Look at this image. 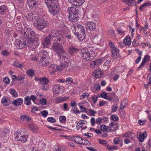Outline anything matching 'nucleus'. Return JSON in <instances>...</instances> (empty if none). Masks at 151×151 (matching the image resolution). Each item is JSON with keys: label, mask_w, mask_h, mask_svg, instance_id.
<instances>
[{"label": "nucleus", "mask_w": 151, "mask_h": 151, "mask_svg": "<svg viewBox=\"0 0 151 151\" xmlns=\"http://www.w3.org/2000/svg\"><path fill=\"white\" fill-rule=\"evenodd\" d=\"M98 97L96 95L93 96L92 98V99L94 103L95 104L98 100Z\"/></svg>", "instance_id": "55"}, {"label": "nucleus", "mask_w": 151, "mask_h": 151, "mask_svg": "<svg viewBox=\"0 0 151 151\" xmlns=\"http://www.w3.org/2000/svg\"><path fill=\"white\" fill-rule=\"evenodd\" d=\"M38 2V0H27V4L31 9L36 7Z\"/></svg>", "instance_id": "12"}, {"label": "nucleus", "mask_w": 151, "mask_h": 151, "mask_svg": "<svg viewBox=\"0 0 151 151\" xmlns=\"http://www.w3.org/2000/svg\"><path fill=\"white\" fill-rule=\"evenodd\" d=\"M67 11L69 14L68 18L70 21L75 22L78 19L80 12L78 7H69Z\"/></svg>", "instance_id": "4"}, {"label": "nucleus", "mask_w": 151, "mask_h": 151, "mask_svg": "<svg viewBox=\"0 0 151 151\" xmlns=\"http://www.w3.org/2000/svg\"><path fill=\"white\" fill-rule=\"evenodd\" d=\"M57 39V43L55 42L52 45V47L53 50L57 52L58 54L60 56V58H61V56L63 57H64V54H65V52L63 50V49L62 47L61 46L62 43L64 44V41L63 40V39L61 38H56Z\"/></svg>", "instance_id": "3"}, {"label": "nucleus", "mask_w": 151, "mask_h": 151, "mask_svg": "<svg viewBox=\"0 0 151 151\" xmlns=\"http://www.w3.org/2000/svg\"><path fill=\"white\" fill-rule=\"evenodd\" d=\"M68 82H69V83L71 84L73 82L72 79L71 78H68L66 80L65 82L66 83H67Z\"/></svg>", "instance_id": "63"}, {"label": "nucleus", "mask_w": 151, "mask_h": 151, "mask_svg": "<svg viewBox=\"0 0 151 151\" xmlns=\"http://www.w3.org/2000/svg\"><path fill=\"white\" fill-rule=\"evenodd\" d=\"M69 1L75 6V7L81 6L84 3V0H68Z\"/></svg>", "instance_id": "13"}, {"label": "nucleus", "mask_w": 151, "mask_h": 151, "mask_svg": "<svg viewBox=\"0 0 151 151\" xmlns=\"http://www.w3.org/2000/svg\"><path fill=\"white\" fill-rule=\"evenodd\" d=\"M126 28L124 27H119L117 29V31L119 34L122 35L125 32Z\"/></svg>", "instance_id": "26"}, {"label": "nucleus", "mask_w": 151, "mask_h": 151, "mask_svg": "<svg viewBox=\"0 0 151 151\" xmlns=\"http://www.w3.org/2000/svg\"><path fill=\"white\" fill-rule=\"evenodd\" d=\"M68 64L67 63H61L60 66H58V69L60 71H61L63 70L65 67H67Z\"/></svg>", "instance_id": "28"}, {"label": "nucleus", "mask_w": 151, "mask_h": 151, "mask_svg": "<svg viewBox=\"0 0 151 151\" xmlns=\"http://www.w3.org/2000/svg\"><path fill=\"white\" fill-rule=\"evenodd\" d=\"M66 120V118L65 116H60L59 117V120L60 123H62L63 122L65 121Z\"/></svg>", "instance_id": "49"}, {"label": "nucleus", "mask_w": 151, "mask_h": 151, "mask_svg": "<svg viewBox=\"0 0 151 151\" xmlns=\"http://www.w3.org/2000/svg\"><path fill=\"white\" fill-rule=\"evenodd\" d=\"M34 17L37 21L36 23H34L35 27L39 30L43 29L47 24L46 21L44 19V17L42 15H39L34 17L32 13H29L26 16L27 19L29 21H32Z\"/></svg>", "instance_id": "1"}, {"label": "nucleus", "mask_w": 151, "mask_h": 151, "mask_svg": "<svg viewBox=\"0 0 151 151\" xmlns=\"http://www.w3.org/2000/svg\"><path fill=\"white\" fill-rule=\"evenodd\" d=\"M112 57L114 59H116L117 58V53L119 52V50L117 49L116 47L111 49Z\"/></svg>", "instance_id": "21"}, {"label": "nucleus", "mask_w": 151, "mask_h": 151, "mask_svg": "<svg viewBox=\"0 0 151 151\" xmlns=\"http://www.w3.org/2000/svg\"><path fill=\"white\" fill-rule=\"evenodd\" d=\"M22 34L24 37L27 38H35L36 36L35 32L30 28L27 29V31L22 32Z\"/></svg>", "instance_id": "8"}, {"label": "nucleus", "mask_w": 151, "mask_h": 151, "mask_svg": "<svg viewBox=\"0 0 151 151\" xmlns=\"http://www.w3.org/2000/svg\"><path fill=\"white\" fill-rule=\"evenodd\" d=\"M100 96L103 98L107 99L108 96L107 95L106 93L105 92H103L101 94Z\"/></svg>", "instance_id": "48"}, {"label": "nucleus", "mask_w": 151, "mask_h": 151, "mask_svg": "<svg viewBox=\"0 0 151 151\" xmlns=\"http://www.w3.org/2000/svg\"><path fill=\"white\" fill-rule=\"evenodd\" d=\"M27 45L28 46H33V45H38V38H27Z\"/></svg>", "instance_id": "11"}, {"label": "nucleus", "mask_w": 151, "mask_h": 151, "mask_svg": "<svg viewBox=\"0 0 151 151\" xmlns=\"http://www.w3.org/2000/svg\"><path fill=\"white\" fill-rule=\"evenodd\" d=\"M39 80L40 81V83L42 85H46L47 84L49 81L48 78L45 77L39 78Z\"/></svg>", "instance_id": "22"}, {"label": "nucleus", "mask_w": 151, "mask_h": 151, "mask_svg": "<svg viewBox=\"0 0 151 151\" xmlns=\"http://www.w3.org/2000/svg\"><path fill=\"white\" fill-rule=\"evenodd\" d=\"M3 81L5 83L7 84H9L10 82L9 79L7 77H6L4 78Z\"/></svg>", "instance_id": "54"}, {"label": "nucleus", "mask_w": 151, "mask_h": 151, "mask_svg": "<svg viewBox=\"0 0 151 151\" xmlns=\"http://www.w3.org/2000/svg\"><path fill=\"white\" fill-rule=\"evenodd\" d=\"M86 28L87 29L88 31V29L90 31H93L96 29V24L95 23L91 22H89L88 23Z\"/></svg>", "instance_id": "17"}, {"label": "nucleus", "mask_w": 151, "mask_h": 151, "mask_svg": "<svg viewBox=\"0 0 151 151\" xmlns=\"http://www.w3.org/2000/svg\"><path fill=\"white\" fill-rule=\"evenodd\" d=\"M24 78V77L21 75L19 76L17 78V80H18L19 81H22L23 80Z\"/></svg>", "instance_id": "64"}, {"label": "nucleus", "mask_w": 151, "mask_h": 151, "mask_svg": "<svg viewBox=\"0 0 151 151\" xmlns=\"http://www.w3.org/2000/svg\"><path fill=\"white\" fill-rule=\"evenodd\" d=\"M20 118L21 120H26L28 122L31 120V119L29 116H27L25 115L21 116L20 117Z\"/></svg>", "instance_id": "39"}, {"label": "nucleus", "mask_w": 151, "mask_h": 151, "mask_svg": "<svg viewBox=\"0 0 151 151\" xmlns=\"http://www.w3.org/2000/svg\"><path fill=\"white\" fill-rule=\"evenodd\" d=\"M102 62V60L101 59H98L95 61H93L90 64V66L93 68H94L95 67L98 66L100 65Z\"/></svg>", "instance_id": "14"}, {"label": "nucleus", "mask_w": 151, "mask_h": 151, "mask_svg": "<svg viewBox=\"0 0 151 151\" xmlns=\"http://www.w3.org/2000/svg\"><path fill=\"white\" fill-rule=\"evenodd\" d=\"M16 47L19 49H22L26 45V40L23 38H19L16 41Z\"/></svg>", "instance_id": "9"}, {"label": "nucleus", "mask_w": 151, "mask_h": 151, "mask_svg": "<svg viewBox=\"0 0 151 151\" xmlns=\"http://www.w3.org/2000/svg\"><path fill=\"white\" fill-rule=\"evenodd\" d=\"M29 127L31 130L34 132L37 133L38 132V129L37 127L33 124L30 125Z\"/></svg>", "instance_id": "31"}, {"label": "nucleus", "mask_w": 151, "mask_h": 151, "mask_svg": "<svg viewBox=\"0 0 151 151\" xmlns=\"http://www.w3.org/2000/svg\"><path fill=\"white\" fill-rule=\"evenodd\" d=\"M112 120L114 121H117L119 120V117L116 115L113 114L111 116Z\"/></svg>", "instance_id": "46"}, {"label": "nucleus", "mask_w": 151, "mask_h": 151, "mask_svg": "<svg viewBox=\"0 0 151 151\" xmlns=\"http://www.w3.org/2000/svg\"><path fill=\"white\" fill-rule=\"evenodd\" d=\"M45 60H44V61L43 62H41L42 63V64L44 66H48L50 65V63L49 61V60L48 59H46Z\"/></svg>", "instance_id": "47"}, {"label": "nucleus", "mask_w": 151, "mask_h": 151, "mask_svg": "<svg viewBox=\"0 0 151 151\" xmlns=\"http://www.w3.org/2000/svg\"><path fill=\"white\" fill-rule=\"evenodd\" d=\"M93 75L95 78H99L102 77L103 75V73L102 71L100 70H96L92 73Z\"/></svg>", "instance_id": "15"}, {"label": "nucleus", "mask_w": 151, "mask_h": 151, "mask_svg": "<svg viewBox=\"0 0 151 151\" xmlns=\"http://www.w3.org/2000/svg\"><path fill=\"white\" fill-rule=\"evenodd\" d=\"M147 136V134L146 132L140 133L139 137V141L141 142H142L145 138Z\"/></svg>", "instance_id": "24"}, {"label": "nucleus", "mask_w": 151, "mask_h": 151, "mask_svg": "<svg viewBox=\"0 0 151 151\" xmlns=\"http://www.w3.org/2000/svg\"><path fill=\"white\" fill-rule=\"evenodd\" d=\"M72 139L77 144H81L82 138L78 136H72Z\"/></svg>", "instance_id": "23"}, {"label": "nucleus", "mask_w": 151, "mask_h": 151, "mask_svg": "<svg viewBox=\"0 0 151 151\" xmlns=\"http://www.w3.org/2000/svg\"><path fill=\"white\" fill-rule=\"evenodd\" d=\"M23 100L21 98H18L13 101V104L15 106L21 105L23 103Z\"/></svg>", "instance_id": "19"}, {"label": "nucleus", "mask_w": 151, "mask_h": 151, "mask_svg": "<svg viewBox=\"0 0 151 151\" xmlns=\"http://www.w3.org/2000/svg\"><path fill=\"white\" fill-rule=\"evenodd\" d=\"M6 9V7L4 5L0 6V14H4Z\"/></svg>", "instance_id": "42"}, {"label": "nucleus", "mask_w": 151, "mask_h": 151, "mask_svg": "<svg viewBox=\"0 0 151 151\" xmlns=\"http://www.w3.org/2000/svg\"><path fill=\"white\" fill-rule=\"evenodd\" d=\"M9 92L11 94H12L13 95V97H15L17 96V92L14 89H10V91H9Z\"/></svg>", "instance_id": "44"}, {"label": "nucleus", "mask_w": 151, "mask_h": 151, "mask_svg": "<svg viewBox=\"0 0 151 151\" xmlns=\"http://www.w3.org/2000/svg\"><path fill=\"white\" fill-rule=\"evenodd\" d=\"M135 134L133 133H132L128 132L126 133L123 136L127 139H131L132 140H133V138L134 137Z\"/></svg>", "instance_id": "20"}, {"label": "nucleus", "mask_w": 151, "mask_h": 151, "mask_svg": "<svg viewBox=\"0 0 151 151\" xmlns=\"http://www.w3.org/2000/svg\"><path fill=\"white\" fill-rule=\"evenodd\" d=\"M75 32L74 34L75 35H78L79 33H82V36H85V31L82 25L78 24H76L74 25Z\"/></svg>", "instance_id": "6"}, {"label": "nucleus", "mask_w": 151, "mask_h": 151, "mask_svg": "<svg viewBox=\"0 0 151 151\" xmlns=\"http://www.w3.org/2000/svg\"><path fill=\"white\" fill-rule=\"evenodd\" d=\"M89 94L87 93H83L80 97V99H84L87 98L88 97Z\"/></svg>", "instance_id": "43"}, {"label": "nucleus", "mask_w": 151, "mask_h": 151, "mask_svg": "<svg viewBox=\"0 0 151 151\" xmlns=\"http://www.w3.org/2000/svg\"><path fill=\"white\" fill-rule=\"evenodd\" d=\"M45 3L49 8V12L52 15H56L59 10L57 0H46Z\"/></svg>", "instance_id": "2"}, {"label": "nucleus", "mask_w": 151, "mask_h": 151, "mask_svg": "<svg viewBox=\"0 0 151 151\" xmlns=\"http://www.w3.org/2000/svg\"><path fill=\"white\" fill-rule=\"evenodd\" d=\"M99 143L100 144L105 146H107L108 145L107 142L105 140L99 139Z\"/></svg>", "instance_id": "40"}, {"label": "nucleus", "mask_w": 151, "mask_h": 151, "mask_svg": "<svg viewBox=\"0 0 151 151\" xmlns=\"http://www.w3.org/2000/svg\"><path fill=\"white\" fill-rule=\"evenodd\" d=\"M47 121L51 123H53L55 122L56 120L52 117H49L47 119Z\"/></svg>", "instance_id": "52"}, {"label": "nucleus", "mask_w": 151, "mask_h": 151, "mask_svg": "<svg viewBox=\"0 0 151 151\" xmlns=\"http://www.w3.org/2000/svg\"><path fill=\"white\" fill-rule=\"evenodd\" d=\"M53 92L55 94H60L64 91L63 87L58 85H55L53 88Z\"/></svg>", "instance_id": "10"}, {"label": "nucleus", "mask_w": 151, "mask_h": 151, "mask_svg": "<svg viewBox=\"0 0 151 151\" xmlns=\"http://www.w3.org/2000/svg\"><path fill=\"white\" fill-rule=\"evenodd\" d=\"M24 102V103L27 105H29L31 104V99L28 96L25 98Z\"/></svg>", "instance_id": "29"}, {"label": "nucleus", "mask_w": 151, "mask_h": 151, "mask_svg": "<svg viewBox=\"0 0 151 151\" xmlns=\"http://www.w3.org/2000/svg\"><path fill=\"white\" fill-rule=\"evenodd\" d=\"M111 97L112 99H114L115 100H116L118 101V98L117 96H116L115 95V94L114 93H113L112 94V95L111 96Z\"/></svg>", "instance_id": "62"}, {"label": "nucleus", "mask_w": 151, "mask_h": 151, "mask_svg": "<svg viewBox=\"0 0 151 151\" xmlns=\"http://www.w3.org/2000/svg\"><path fill=\"white\" fill-rule=\"evenodd\" d=\"M77 51V49L74 47H70L68 49V52L71 55H73L74 53L76 52Z\"/></svg>", "instance_id": "30"}, {"label": "nucleus", "mask_w": 151, "mask_h": 151, "mask_svg": "<svg viewBox=\"0 0 151 151\" xmlns=\"http://www.w3.org/2000/svg\"><path fill=\"white\" fill-rule=\"evenodd\" d=\"M88 113L89 115L91 116H94L96 113L97 112L94 110H93L91 109H88Z\"/></svg>", "instance_id": "34"}, {"label": "nucleus", "mask_w": 151, "mask_h": 151, "mask_svg": "<svg viewBox=\"0 0 151 151\" xmlns=\"http://www.w3.org/2000/svg\"><path fill=\"white\" fill-rule=\"evenodd\" d=\"M63 108L64 111H67L69 110L68 108V106L67 103H65L63 105Z\"/></svg>", "instance_id": "53"}, {"label": "nucleus", "mask_w": 151, "mask_h": 151, "mask_svg": "<svg viewBox=\"0 0 151 151\" xmlns=\"http://www.w3.org/2000/svg\"><path fill=\"white\" fill-rule=\"evenodd\" d=\"M150 56L148 55H146L145 56L144 58L143 59L140 65L138 67V69L139 70L142 69L143 67L145 65V63L147 61L150 60Z\"/></svg>", "instance_id": "16"}, {"label": "nucleus", "mask_w": 151, "mask_h": 151, "mask_svg": "<svg viewBox=\"0 0 151 151\" xmlns=\"http://www.w3.org/2000/svg\"><path fill=\"white\" fill-rule=\"evenodd\" d=\"M40 102L41 104L44 105L46 103V100L45 99L43 98L40 100Z\"/></svg>", "instance_id": "57"}, {"label": "nucleus", "mask_w": 151, "mask_h": 151, "mask_svg": "<svg viewBox=\"0 0 151 151\" xmlns=\"http://www.w3.org/2000/svg\"><path fill=\"white\" fill-rule=\"evenodd\" d=\"M27 73L28 76L30 77H32L35 75L34 71L32 69L28 70L27 71Z\"/></svg>", "instance_id": "33"}, {"label": "nucleus", "mask_w": 151, "mask_h": 151, "mask_svg": "<svg viewBox=\"0 0 151 151\" xmlns=\"http://www.w3.org/2000/svg\"><path fill=\"white\" fill-rule=\"evenodd\" d=\"M106 104H108V103L107 102L104 101H100L99 105L100 106H104Z\"/></svg>", "instance_id": "56"}, {"label": "nucleus", "mask_w": 151, "mask_h": 151, "mask_svg": "<svg viewBox=\"0 0 151 151\" xmlns=\"http://www.w3.org/2000/svg\"><path fill=\"white\" fill-rule=\"evenodd\" d=\"M12 65L16 67L19 68L20 69H22L23 68L22 65L21 64L18 63L17 61L14 62Z\"/></svg>", "instance_id": "38"}, {"label": "nucleus", "mask_w": 151, "mask_h": 151, "mask_svg": "<svg viewBox=\"0 0 151 151\" xmlns=\"http://www.w3.org/2000/svg\"><path fill=\"white\" fill-rule=\"evenodd\" d=\"M1 54L3 55L7 56L9 55V53L7 50H4L2 51Z\"/></svg>", "instance_id": "58"}, {"label": "nucleus", "mask_w": 151, "mask_h": 151, "mask_svg": "<svg viewBox=\"0 0 151 151\" xmlns=\"http://www.w3.org/2000/svg\"><path fill=\"white\" fill-rule=\"evenodd\" d=\"M90 144V143L88 140L82 138L80 145H89Z\"/></svg>", "instance_id": "35"}, {"label": "nucleus", "mask_w": 151, "mask_h": 151, "mask_svg": "<svg viewBox=\"0 0 151 151\" xmlns=\"http://www.w3.org/2000/svg\"><path fill=\"white\" fill-rule=\"evenodd\" d=\"M1 102L2 104L5 106H8L9 104L7 99L5 97H3Z\"/></svg>", "instance_id": "27"}, {"label": "nucleus", "mask_w": 151, "mask_h": 151, "mask_svg": "<svg viewBox=\"0 0 151 151\" xmlns=\"http://www.w3.org/2000/svg\"><path fill=\"white\" fill-rule=\"evenodd\" d=\"M22 134L21 133L18 132H15L14 137L15 139L17 141H18L20 139V137H21Z\"/></svg>", "instance_id": "32"}, {"label": "nucleus", "mask_w": 151, "mask_h": 151, "mask_svg": "<svg viewBox=\"0 0 151 151\" xmlns=\"http://www.w3.org/2000/svg\"><path fill=\"white\" fill-rule=\"evenodd\" d=\"M136 3L134 0H130L129 5H131L132 6H135L136 5Z\"/></svg>", "instance_id": "61"}, {"label": "nucleus", "mask_w": 151, "mask_h": 151, "mask_svg": "<svg viewBox=\"0 0 151 151\" xmlns=\"http://www.w3.org/2000/svg\"><path fill=\"white\" fill-rule=\"evenodd\" d=\"M102 118H99L97 119L96 120V124H100L102 122Z\"/></svg>", "instance_id": "59"}, {"label": "nucleus", "mask_w": 151, "mask_h": 151, "mask_svg": "<svg viewBox=\"0 0 151 151\" xmlns=\"http://www.w3.org/2000/svg\"><path fill=\"white\" fill-rule=\"evenodd\" d=\"M101 130L103 131H106L107 129V126L104 124L101 125L100 127Z\"/></svg>", "instance_id": "50"}, {"label": "nucleus", "mask_w": 151, "mask_h": 151, "mask_svg": "<svg viewBox=\"0 0 151 151\" xmlns=\"http://www.w3.org/2000/svg\"><path fill=\"white\" fill-rule=\"evenodd\" d=\"M41 114L45 117H46L48 114V112L46 110H44L41 111Z\"/></svg>", "instance_id": "51"}, {"label": "nucleus", "mask_w": 151, "mask_h": 151, "mask_svg": "<svg viewBox=\"0 0 151 151\" xmlns=\"http://www.w3.org/2000/svg\"><path fill=\"white\" fill-rule=\"evenodd\" d=\"M49 67L51 69H52V70L55 71L56 70H58V66H57L55 64H52L50 65Z\"/></svg>", "instance_id": "45"}, {"label": "nucleus", "mask_w": 151, "mask_h": 151, "mask_svg": "<svg viewBox=\"0 0 151 151\" xmlns=\"http://www.w3.org/2000/svg\"><path fill=\"white\" fill-rule=\"evenodd\" d=\"M20 139L18 141L22 143H25L27 142L28 137L27 135H21V137H20Z\"/></svg>", "instance_id": "25"}, {"label": "nucleus", "mask_w": 151, "mask_h": 151, "mask_svg": "<svg viewBox=\"0 0 151 151\" xmlns=\"http://www.w3.org/2000/svg\"><path fill=\"white\" fill-rule=\"evenodd\" d=\"M40 57L41 58L40 60V62H43L44 60L46 59L47 53L46 51H41L40 52Z\"/></svg>", "instance_id": "18"}, {"label": "nucleus", "mask_w": 151, "mask_h": 151, "mask_svg": "<svg viewBox=\"0 0 151 151\" xmlns=\"http://www.w3.org/2000/svg\"><path fill=\"white\" fill-rule=\"evenodd\" d=\"M86 51H87L88 52L91 53L90 54L92 55H94V53L95 51H94V49L93 47H88L87 50H86Z\"/></svg>", "instance_id": "37"}, {"label": "nucleus", "mask_w": 151, "mask_h": 151, "mask_svg": "<svg viewBox=\"0 0 151 151\" xmlns=\"http://www.w3.org/2000/svg\"><path fill=\"white\" fill-rule=\"evenodd\" d=\"M50 38H45V41L42 43V44L44 45V46L47 47V45L50 44Z\"/></svg>", "instance_id": "36"}, {"label": "nucleus", "mask_w": 151, "mask_h": 151, "mask_svg": "<svg viewBox=\"0 0 151 151\" xmlns=\"http://www.w3.org/2000/svg\"><path fill=\"white\" fill-rule=\"evenodd\" d=\"M81 52L83 58L86 60L91 61L93 58V56L86 51V50L83 49L81 50Z\"/></svg>", "instance_id": "7"}, {"label": "nucleus", "mask_w": 151, "mask_h": 151, "mask_svg": "<svg viewBox=\"0 0 151 151\" xmlns=\"http://www.w3.org/2000/svg\"><path fill=\"white\" fill-rule=\"evenodd\" d=\"M58 37L60 38H70L71 36L67 33L60 34L58 31L52 30L51 33L46 38Z\"/></svg>", "instance_id": "5"}, {"label": "nucleus", "mask_w": 151, "mask_h": 151, "mask_svg": "<svg viewBox=\"0 0 151 151\" xmlns=\"http://www.w3.org/2000/svg\"><path fill=\"white\" fill-rule=\"evenodd\" d=\"M123 41L125 45H129L131 44V38H124Z\"/></svg>", "instance_id": "41"}, {"label": "nucleus", "mask_w": 151, "mask_h": 151, "mask_svg": "<svg viewBox=\"0 0 151 151\" xmlns=\"http://www.w3.org/2000/svg\"><path fill=\"white\" fill-rule=\"evenodd\" d=\"M90 122H91V125L92 126H93L95 125V123L96 122V121H95V119L93 117H92L91 118V119Z\"/></svg>", "instance_id": "60"}]
</instances>
